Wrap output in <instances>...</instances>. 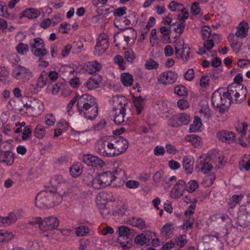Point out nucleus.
Returning a JSON list of instances; mask_svg holds the SVG:
<instances>
[{
    "mask_svg": "<svg viewBox=\"0 0 250 250\" xmlns=\"http://www.w3.org/2000/svg\"><path fill=\"white\" fill-rule=\"evenodd\" d=\"M76 107L79 114L83 118L93 120L98 115V105L94 97L88 94L79 95Z\"/></svg>",
    "mask_w": 250,
    "mask_h": 250,
    "instance_id": "nucleus-1",
    "label": "nucleus"
},
{
    "mask_svg": "<svg viewBox=\"0 0 250 250\" xmlns=\"http://www.w3.org/2000/svg\"><path fill=\"white\" fill-rule=\"evenodd\" d=\"M116 234L118 235V242L123 249H129L132 247V240L134 237V230L125 226H121L117 228Z\"/></svg>",
    "mask_w": 250,
    "mask_h": 250,
    "instance_id": "nucleus-2",
    "label": "nucleus"
},
{
    "mask_svg": "<svg viewBox=\"0 0 250 250\" xmlns=\"http://www.w3.org/2000/svg\"><path fill=\"white\" fill-rule=\"evenodd\" d=\"M224 89H218L215 91L211 96V103L214 109L220 113H223L228 109L226 105L227 98Z\"/></svg>",
    "mask_w": 250,
    "mask_h": 250,
    "instance_id": "nucleus-3",
    "label": "nucleus"
},
{
    "mask_svg": "<svg viewBox=\"0 0 250 250\" xmlns=\"http://www.w3.org/2000/svg\"><path fill=\"white\" fill-rule=\"evenodd\" d=\"M112 155L115 156L124 153L128 147V142L125 138L119 136L110 137Z\"/></svg>",
    "mask_w": 250,
    "mask_h": 250,
    "instance_id": "nucleus-4",
    "label": "nucleus"
},
{
    "mask_svg": "<svg viewBox=\"0 0 250 250\" xmlns=\"http://www.w3.org/2000/svg\"><path fill=\"white\" fill-rule=\"evenodd\" d=\"M227 90V92H225V96L230 102L232 101L233 96L235 98L239 94H241L242 97L240 100H236V104H241L245 101L248 93L246 87H241L239 84H232L228 86Z\"/></svg>",
    "mask_w": 250,
    "mask_h": 250,
    "instance_id": "nucleus-5",
    "label": "nucleus"
},
{
    "mask_svg": "<svg viewBox=\"0 0 250 250\" xmlns=\"http://www.w3.org/2000/svg\"><path fill=\"white\" fill-rule=\"evenodd\" d=\"M104 188L110 185L116 179H122L125 176V171L122 168H117L114 171H104L99 174Z\"/></svg>",
    "mask_w": 250,
    "mask_h": 250,
    "instance_id": "nucleus-6",
    "label": "nucleus"
},
{
    "mask_svg": "<svg viewBox=\"0 0 250 250\" xmlns=\"http://www.w3.org/2000/svg\"><path fill=\"white\" fill-rule=\"evenodd\" d=\"M110 145V136L105 137L104 139L103 138L98 142L95 146V150L97 153L102 155L112 157V152L110 151L111 149Z\"/></svg>",
    "mask_w": 250,
    "mask_h": 250,
    "instance_id": "nucleus-7",
    "label": "nucleus"
},
{
    "mask_svg": "<svg viewBox=\"0 0 250 250\" xmlns=\"http://www.w3.org/2000/svg\"><path fill=\"white\" fill-rule=\"evenodd\" d=\"M108 46L109 41L107 36L104 34H101L97 39L94 54L97 56H101L105 52Z\"/></svg>",
    "mask_w": 250,
    "mask_h": 250,
    "instance_id": "nucleus-8",
    "label": "nucleus"
},
{
    "mask_svg": "<svg viewBox=\"0 0 250 250\" xmlns=\"http://www.w3.org/2000/svg\"><path fill=\"white\" fill-rule=\"evenodd\" d=\"M237 223L240 227L245 228L250 225V202L244 209L238 213Z\"/></svg>",
    "mask_w": 250,
    "mask_h": 250,
    "instance_id": "nucleus-9",
    "label": "nucleus"
},
{
    "mask_svg": "<svg viewBox=\"0 0 250 250\" xmlns=\"http://www.w3.org/2000/svg\"><path fill=\"white\" fill-rule=\"evenodd\" d=\"M175 54L177 57L181 58L184 62H187L188 59L190 48L187 44L178 42L175 46Z\"/></svg>",
    "mask_w": 250,
    "mask_h": 250,
    "instance_id": "nucleus-10",
    "label": "nucleus"
},
{
    "mask_svg": "<svg viewBox=\"0 0 250 250\" xmlns=\"http://www.w3.org/2000/svg\"><path fill=\"white\" fill-rule=\"evenodd\" d=\"M59 219L54 216L46 217L43 219L41 225L42 231H50L57 229L59 225Z\"/></svg>",
    "mask_w": 250,
    "mask_h": 250,
    "instance_id": "nucleus-11",
    "label": "nucleus"
},
{
    "mask_svg": "<svg viewBox=\"0 0 250 250\" xmlns=\"http://www.w3.org/2000/svg\"><path fill=\"white\" fill-rule=\"evenodd\" d=\"M12 76L17 79L21 80L24 77L31 78L33 77L32 73L28 68L20 64L14 65V68L11 72Z\"/></svg>",
    "mask_w": 250,
    "mask_h": 250,
    "instance_id": "nucleus-12",
    "label": "nucleus"
},
{
    "mask_svg": "<svg viewBox=\"0 0 250 250\" xmlns=\"http://www.w3.org/2000/svg\"><path fill=\"white\" fill-rule=\"evenodd\" d=\"M45 191L46 194H48L47 198L51 207L58 205L62 201V196L57 191L55 188H48Z\"/></svg>",
    "mask_w": 250,
    "mask_h": 250,
    "instance_id": "nucleus-13",
    "label": "nucleus"
},
{
    "mask_svg": "<svg viewBox=\"0 0 250 250\" xmlns=\"http://www.w3.org/2000/svg\"><path fill=\"white\" fill-rule=\"evenodd\" d=\"M186 184L184 180H180L174 185L171 191V196L173 199H178L182 196L186 190Z\"/></svg>",
    "mask_w": 250,
    "mask_h": 250,
    "instance_id": "nucleus-14",
    "label": "nucleus"
},
{
    "mask_svg": "<svg viewBox=\"0 0 250 250\" xmlns=\"http://www.w3.org/2000/svg\"><path fill=\"white\" fill-rule=\"evenodd\" d=\"M83 162L89 166L102 168L105 163L98 157L90 154L84 155L83 158Z\"/></svg>",
    "mask_w": 250,
    "mask_h": 250,
    "instance_id": "nucleus-15",
    "label": "nucleus"
},
{
    "mask_svg": "<svg viewBox=\"0 0 250 250\" xmlns=\"http://www.w3.org/2000/svg\"><path fill=\"white\" fill-rule=\"evenodd\" d=\"M177 78V75L175 72L168 71L161 74L158 80L160 83L166 85L174 83Z\"/></svg>",
    "mask_w": 250,
    "mask_h": 250,
    "instance_id": "nucleus-16",
    "label": "nucleus"
},
{
    "mask_svg": "<svg viewBox=\"0 0 250 250\" xmlns=\"http://www.w3.org/2000/svg\"><path fill=\"white\" fill-rule=\"evenodd\" d=\"M48 194H46L45 190L41 191L36 197L35 205L39 208L45 207L51 208L49 199L47 198Z\"/></svg>",
    "mask_w": 250,
    "mask_h": 250,
    "instance_id": "nucleus-17",
    "label": "nucleus"
},
{
    "mask_svg": "<svg viewBox=\"0 0 250 250\" xmlns=\"http://www.w3.org/2000/svg\"><path fill=\"white\" fill-rule=\"evenodd\" d=\"M217 138L222 142L231 144L235 141V134L232 131L222 130L217 133Z\"/></svg>",
    "mask_w": 250,
    "mask_h": 250,
    "instance_id": "nucleus-18",
    "label": "nucleus"
},
{
    "mask_svg": "<svg viewBox=\"0 0 250 250\" xmlns=\"http://www.w3.org/2000/svg\"><path fill=\"white\" fill-rule=\"evenodd\" d=\"M15 154L10 150L0 151V163L5 164L8 166H12L14 162Z\"/></svg>",
    "mask_w": 250,
    "mask_h": 250,
    "instance_id": "nucleus-19",
    "label": "nucleus"
},
{
    "mask_svg": "<svg viewBox=\"0 0 250 250\" xmlns=\"http://www.w3.org/2000/svg\"><path fill=\"white\" fill-rule=\"evenodd\" d=\"M152 239V233L147 231H145L141 234L138 235L135 238V242L136 244L143 246L144 244L149 243L150 240Z\"/></svg>",
    "mask_w": 250,
    "mask_h": 250,
    "instance_id": "nucleus-20",
    "label": "nucleus"
},
{
    "mask_svg": "<svg viewBox=\"0 0 250 250\" xmlns=\"http://www.w3.org/2000/svg\"><path fill=\"white\" fill-rule=\"evenodd\" d=\"M183 167L187 173H192L193 170L194 158L190 155L185 156L183 159Z\"/></svg>",
    "mask_w": 250,
    "mask_h": 250,
    "instance_id": "nucleus-21",
    "label": "nucleus"
},
{
    "mask_svg": "<svg viewBox=\"0 0 250 250\" xmlns=\"http://www.w3.org/2000/svg\"><path fill=\"white\" fill-rule=\"evenodd\" d=\"M40 12L37 9L30 8L26 9L22 12L19 14V18L27 17L29 19L37 18L40 15Z\"/></svg>",
    "mask_w": 250,
    "mask_h": 250,
    "instance_id": "nucleus-22",
    "label": "nucleus"
},
{
    "mask_svg": "<svg viewBox=\"0 0 250 250\" xmlns=\"http://www.w3.org/2000/svg\"><path fill=\"white\" fill-rule=\"evenodd\" d=\"M101 68V64L96 61L87 62L85 65V70L89 74H93L99 71Z\"/></svg>",
    "mask_w": 250,
    "mask_h": 250,
    "instance_id": "nucleus-23",
    "label": "nucleus"
},
{
    "mask_svg": "<svg viewBox=\"0 0 250 250\" xmlns=\"http://www.w3.org/2000/svg\"><path fill=\"white\" fill-rule=\"evenodd\" d=\"M248 23L242 21L237 27V31L235 33L236 36L241 38H245L248 34Z\"/></svg>",
    "mask_w": 250,
    "mask_h": 250,
    "instance_id": "nucleus-24",
    "label": "nucleus"
},
{
    "mask_svg": "<svg viewBox=\"0 0 250 250\" xmlns=\"http://www.w3.org/2000/svg\"><path fill=\"white\" fill-rule=\"evenodd\" d=\"M128 224L133 227L143 229L147 228L146 222L139 217H133L128 220Z\"/></svg>",
    "mask_w": 250,
    "mask_h": 250,
    "instance_id": "nucleus-25",
    "label": "nucleus"
},
{
    "mask_svg": "<svg viewBox=\"0 0 250 250\" xmlns=\"http://www.w3.org/2000/svg\"><path fill=\"white\" fill-rule=\"evenodd\" d=\"M16 221V215L14 213H9L8 216L0 217V226L6 227Z\"/></svg>",
    "mask_w": 250,
    "mask_h": 250,
    "instance_id": "nucleus-26",
    "label": "nucleus"
},
{
    "mask_svg": "<svg viewBox=\"0 0 250 250\" xmlns=\"http://www.w3.org/2000/svg\"><path fill=\"white\" fill-rule=\"evenodd\" d=\"M185 140L190 142L195 147H199L202 145L201 137L196 134H191L186 136Z\"/></svg>",
    "mask_w": 250,
    "mask_h": 250,
    "instance_id": "nucleus-27",
    "label": "nucleus"
},
{
    "mask_svg": "<svg viewBox=\"0 0 250 250\" xmlns=\"http://www.w3.org/2000/svg\"><path fill=\"white\" fill-rule=\"evenodd\" d=\"M125 104L123 106H121L119 109V113L117 114L116 112L114 116V123L118 125H120L124 122V117L125 114Z\"/></svg>",
    "mask_w": 250,
    "mask_h": 250,
    "instance_id": "nucleus-28",
    "label": "nucleus"
},
{
    "mask_svg": "<svg viewBox=\"0 0 250 250\" xmlns=\"http://www.w3.org/2000/svg\"><path fill=\"white\" fill-rule=\"evenodd\" d=\"M71 175L73 177H78L83 172V167L81 164L77 163L72 165L69 169Z\"/></svg>",
    "mask_w": 250,
    "mask_h": 250,
    "instance_id": "nucleus-29",
    "label": "nucleus"
},
{
    "mask_svg": "<svg viewBox=\"0 0 250 250\" xmlns=\"http://www.w3.org/2000/svg\"><path fill=\"white\" fill-rule=\"evenodd\" d=\"M133 103L136 107L137 114H140L144 109L145 100L141 96L134 97Z\"/></svg>",
    "mask_w": 250,
    "mask_h": 250,
    "instance_id": "nucleus-30",
    "label": "nucleus"
},
{
    "mask_svg": "<svg viewBox=\"0 0 250 250\" xmlns=\"http://www.w3.org/2000/svg\"><path fill=\"white\" fill-rule=\"evenodd\" d=\"M31 51H33L36 49L45 47V43L42 39L41 38H35L33 41H31L29 43Z\"/></svg>",
    "mask_w": 250,
    "mask_h": 250,
    "instance_id": "nucleus-31",
    "label": "nucleus"
},
{
    "mask_svg": "<svg viewBox=\"0 0 250 250\" xmlns=\"http://www.w3.org/2000/svg\"><path fill=\"white\" fill-rule=\"evenodd\" d=\"M121 81L125 86H131L133 82L132 76L128 73H124L121 76Z\"/></svg>",
    "mask_w": 250,
    "mask_h": 250,
    "instance_id": "nucleus-32",
    "label": "nucleus"
},
{
    "mask_svg": "<svg viewBox=\"0 0 250 250\" xmlns=\"http://www.w3.org/2000/svg\"><path fill=\"white\" fill-rule=\"evenodd\" d=\"M50 184L53 187L52 188L57 187L60 185H64L65 181L62 175H56L51 178Z\"/></svg>",
    "mask_w": 250,
    "mask_h": 250,
    "instance_id": "nucleus-33",
    "label": "nucleus"
},
{
    "mask_svg": "<svg viewBox=\"0 0 250 250\" xmlns=\"http://www.w3.org/2000/svg\"><path fill=\"white\" fill-rule=\"evenodd\" d=\"M202 125L201 119L199 117L195 116L193 123L190 125L189 131L190 132H195L200 130Z\"/></svg>",
    "mask_w": 250,
    "mask_h": 250,
    "instance_id": "nucleus-34",
    "label": "nucleus"
},
{
    "mask_svg": "<svg viewBox=\"0 0 250 250\" xmlns=\"http://www.w3.org/2000/svg\"><path fill=\"white\" fill-rule=\"evenodd\" d=\"M47 79V73L45 71L42 72L37 80L36 86L40 88L42 87L46 84Z\"/></svg>",
    "mask_w": 250,
    "mask_h": 250,
    "instance_id": "nucleus-35",
    "label": "nucleus"
},
{
    "mask_svg": "<svg viewBox=\"0 0 250 250\" xmlns=\"http://www.w3.org/2000/svg\"><path fill=\"white\" fill-rule=\"evenodd\" d=\"M72 53L74 54H79L83 50V44L81 40L75 41L72 44Z\"/></svg>",
    "mask_w": 250,
    "mask_h": 250,
    "instance_id": "nucleus-36",
    "label": "nucleus"
},
{
    "mask_svg": "<svg viewBox=\"0 0 250 250\" xmlns=\"http://www.w3.org/2000/svg\"><path fill=\"white\" fill-rule=\"evenodd\" d=\"M194 223V218L192 216H188V217H186L185 219L184 220L183 229H186L187 230L191 229Z\"/></svg>",
    "mask_w": 250,
    "mask_h": 250,
    "instance_id": "nucleus-37",
    "label": "nucleus"
},
{
    "mask_svg": "<svg viewBox=\"0 0 250 250\" xmlns=\"http://www.w3.org/2000/svg\"><path fill=\"white\" fill-rule=\"evenodd\" d=\"M177 115L171 116L167 121V125L169 126L177 128L181 125Z\"/></svg>",
    "mask_w": 250,
    "mask_h": 250,
    "instance_id": "nucleus-38",
    "label": "nucleus"
},
{
    "mask_svg": "<svg viewBox=\"0 0 250 250\" xmlns=\"http://www.w3.org/2000/svg\"><path fill=\"white\" fill-rule=\"evenodd\" d=\"M161 233L163 236L169 237L173 233V229L172 226L169 224H167L161 229Z\"/></svg>",
    "mask_w": 250,
    "mask_h": 250,
    "instance_id": "nucleus-39",
    "label": "nucleus"
},
{
    "mask_svg": "<svg viewBox=\"0 0 250 250\" xmlns=\"http://www.w3.org/2000/svg\"><path fill=\"white\" fill-rule=\"evenodd\" d=\"M136 58V54L132 49L126 51L124 54V59L128 62H132Z\"/></svg>",
    "mask_w": 250,
    "mask_h": 250,
    "instance_id": "nucleus-40",
    "label": "nucleus"
},
{
    "mask_svg": "<svg viewBox=\"0 0 250 250\" xmlns=\"http://www.w3.org/2000/svg\"><path fill=\"white\" fill-rule=\"evenodd\" d=\"M99 86V82L95 78H90L86 82V86L90 90L96 89Z\"/></svg>",
    "mask_w": 250,
    "mask_h": 250,
    "instance_id": "nucleus-41",
    "label": "nucleus"
},
{
    "mask_svg": "<svg viewBox=\"0 0 250 250\" xmlns=\"http://www.w3.org/2000/svg\"><path fill=\"white\" fill-rule=\"evenodd\" d=\"M35 136L38 138H43L45 134L46 131L44 127L41 125H38L35 129Z\"/></svg>",
    "mask_w": 250,
    "mask_h": 250,
    "instance_id": "nucleus-42",
    "label": "nucleus"
},
{
    "mask_svg": "<svg viewBox=\"0 0 250 250\" xmlns=\"http://www.w3.org/2000/svg\"><path fill=\"white\" fill-rule=\"evenodd\" d=\"M179 118L181 125H187L190 121V116L186 113L177 114Z\"/></svg>",
    "mask_w": 250,
    "mask_h": 250,
    "instance_id": "nucleus-43",
    "label": "nucleus"
},
{
    "mask_svg": "<svg viewBox=\"0 0 250 250\" xmlns=\"http://www.w3.org/2000/svg\"><path fill=\"white\" fill-rule=\"evenodd\" d=\"M186 190L192 193L198 188V184L196 181L191 180L186 184Z\"/></svg>",
    "mask_w": 250,
    "mask_h": 250,
    "instance_id": "nucleus-44",
    "label": "nucleus"
},
{
    "mask_svg": "<svg viewBox=\"0 0 250 250\" xmlns=\"http://www.w3.org/2000/svg\"><path fill=\"white\" fill-rule=\"evenodd\" d=\"M31 52L35 56L39 57L40 59H41V58L45 56L48 53L45 47L36 49L33 50V51Z\"/></svg>",
    "mask_w": 250,
    "mask_h": 250,
    "instance_id": "nucleus-45",
    "label": "nucleus"
},
{
    "mask_svg": "<svg viewBox=\"0 0 250 250\" xmlns=\"http://www.w3.org/2000/svg\"><path fill=\"white\" fill-rule=\"evenodd\" d=\"M1 242H8L13 238L12 233L9 232L4 230H1Z\"/></svg>",
    "mask_w": 250,
    "mask_h": 250,
    "instance_id": "nucleus-46",
    "label": "nucleus"
},
{
    "mask_svg": "<svg viewBox=\"0 0 250 250\" xmlns=\"http://www.w3.org/2000/svg\"><path fill=\"white\" fill-rule=\"evenodd\" d=\"M176 244L180 248L183 247L188 242L187 236L184 235H179L176 238Z\"/></svg>",
    "mask_w": 250,
    "mask_h": 250,
    "instance_id": "nucleus-47",
    "label": "nucleus"
},
{
    "mask_svg": "<svg viewBox=\"0 0 250 250\" xmlns=\"http://www.w3.org/2000/svg\"><path fill=\"white\" fill-rule=\"evenodd\" d=\"M89 232V229L84 226H81L76 228V234L79 236H84Z\"/></svg>",
    "mask_w": 250,
    "mask_h": 250,
    "instance_id": "nucleus-48",
    "label": "nucleus"
},
{
    "mask_svg": "<svg viewBox=\"0 0 250 250\" xmlns=\"http://www.w3.org/2000/svg\"><path fill=\"white\" fill-rule=\"evenodd\" d=\"M101 181V179L98 175L97 176L94 178L90 186H92L93 188L96 189L104 188V187Z\"/></svg>",
    "mask_w": 250,
    "mask_h": 250,
    "instance_id": "nucleus-49",
    "label": "nucleus"
},
{
    "mask_svg": "<svg viewBox=\"0 0 250 250\" xmlns=\"http://www.w3.org/2000/svg\"><path fill=\"white\" fill-rule=\"evenodd\" d=\"M158 66L159 64L152 59L147 60L145 63L146 68L149 70L156 69Z\"/></svg>",
    "mask_w": 250,
    "mask_h": 250,
    "instance_id": "nucleus-50",
    "label": "nucleus"
},
{
    "mask_svg": "<svg viewBox=\"0 0 250 250\" xmlns=\"http://www.w3.org/2000/svg\"><path fill=\"white\" fill-rule=\"evenodd\" d=\"M16 49L18 52L20 54H23L29 50V46L27 44L23 43H19L16 46Z\"/></svg>",
    "mask_w": 250,
    "mask_h": 250,
    "instance_id": "nucleus-51",
    "label": "nucleus"
},
{
    "mask_svg": "<svg viewBox=\"0 0 250 250\" xmlns=\"http://www.w3.org/2000/svg\"><path fill=\"white\" fill-rule=\"evenodd\" d=\"M43 222V219L41 217H35L30 219L28 222V224L30 225L39 226V228L42 231L41 225Z\"/></svg>",
    "mask_w": 250,
    "mask_h": 250,
    "instance_id": "nucleus-52",
    "label": "nucleus"
},
{
    "mask_svg": "<svg viewBox=\"0 0 250 250\" xmlns=\"http://www.w3.org/2000/svg\"><path fill=\"white\" fill-rule=\"evenodd\" d=\"M174 93L180 96H185L187 94V91L183 85H178L175 87Z\"/></svg>",
    "mask_w": 250,
    "mask_h": 250,
    "instance_id": "nucleus-53",
    "label": "nucleus"
},
{
    "mask_svg": "<svg viewBox=\"0 0 250 250\" xmlns=\"http://www.w3.org/2000/svg\"><path fill=\"white\" fill-rule=\"evenodd\" d=\"M200 164H202L201 170L205 174L208 173L212 168L211 164L209 163L208 162H203L201 161Z\"/></svg>",
    "mask_w": 250,
    "mask_h": 250,
    "instance_id": "nucleus-54",
    "label": "nucleus"
},
{
    "mask_svg": "<svg viewBox=\"0 0 250 250\" xmlns=\"http://www.w3.org/2000/svg\"><path fill=\"white\" fill-rule=\"evenodd\" d=\"M7 11V7L4 2L0 1V16L5 18L8 17L9 14L8 13Z\"/></svg>",
    "mask_w": 250,
    "mask_h": 250,
    "instance_id": "nucleus-55",
    "label": "nucleus"
},
{
    "mask_svg": "<svg viewBox=\"0 0 250 250\" xmlns=\"http://www.w3.org/2000/svg\"><path fill=\"white\" fill-rule=\"evenodd\" d=\"M32 127L30 125L26 126L23 130L21 137L22 140L25 141L29 138L31 135Z\"/></svg>",
    "mask_w": 250,
    "mask_h": 250,
    "instance_id": "nucleus-56",
    "label": "nucleus"
},
{
    "mask_svg": "<svg viewBox=\"0 0 250 250\" xmlns=\"http://www.w3.org/2000/svg\"><path fill=\"white\" fill-rule=\"evenodd\" d=\"M27 247L29 250H41V246L40 243L36 241H29Z\"/></svg>",
    "mask_w": 250,
    "mask_h": 250,
    "instance_id": "nucleus-57",
    "label": "nucleus"
},
{
    "mask_svg": "<svg viewBox=\"0 0 250 250\" xmlns=\"http://www.w3.org/2000/svg\"><path fill=\"white\" fill-rule=\"evenodd\" d=\"M9 72L5 67L0 66V81L3 82L6 80Z\"/></svg>",
    "mask_w": 250,
    "mask_h": 250,
    "instance_id": "nucleus-58",
    "label": "nucleus"
},
{
    "mask_svg": "<svg viewBox=\"0 0 250 250\" xmlns=\"http://www.w3.org/2000/svg\"><path fill=\"white\" fill-rule=\"evenodd\" d=\"M229 42L231 47L233 49L237 50V51L240 50L242 43L239 42L236 38L233 39L231 41H229Z\"/></svg>",
    "mask_w": 250,
    "mask_h": 250,
    "instance_id": "nucleus-59",
    "label": "nucleus"
},
{
    "mask_svg": "<svg viewBox=\"0 0 250 250\" xmlns=\"http://www.w3.org/2000/svg\"><path fill=\"white\" fill-rule=\"evenodd\" d=\"M201 33L203 35V38L204 40L208 39L211 35V29L209 27L205 26L201 29Z\"/></svg>",
    "mask_w": 250,
    "mask_h": 250,
    "instance_id": "nucleus-60",
    "label": "nucleus"
},
{
    "mask_svg": "<svg viewBox=\"0 0 250 250\" xmlns=\"http://www.w3.org/2000/svg\"><path fill=\"white\" fill-rule=\"evenodd\" d=\"M155 104L158 106V109L161 112H165L167 109V104L163 101H157Z\"/></svg>",
    "mask_w": 250,
    "mask_h": 250,
    "instance_id": "nucleus-61",
    "label": "nucleus"
},
{
    "mask_svg": "<svg viewBox=\"0 0 250 250\" xmlns=\"http://www.w3.org/2000/svg\"><path fill=\"white\" fill-rule=\"evenodd\" d=\"M11 145L8 141L1 142L0 143V151L3 152L5 150H10Z\"/></svg>",
    "mask_w": 250,
    "mask_h": 250,
    "instance_id": "nucleus-62",
    "label": "nucleus"
},
{
    "mask_svg": "<svg viewBox=\"0 0 250 250\" xmlns=\"http://www.w3.org/2000/svg\"><path fill=\"white\" fill-rule=\"evenodd\" d=\"M114 61L115 63H117L118 64L119 67L122 69L124 70L125 67V66L123 64V58L122 56L121 55H117L115 56L114 58Z\"/></svg>",
    "mask_w": 250,
    "mask_h": 250,
    "instance_id": "nucleus-63",
    "label": "nucleus"
},
{
    "mask_svg": "<svg viewBox=\"0 0 250 250\" xmlns=\"http://www.w3.org/2000/svg\"><path fill=\"white\" fill-rule=\"evenodd\" d=\"M55 122V119L52 114H47L45 116V123L48 125H53Z\"/></svg>",
    "mask_w": 250,
    "mask_h": 250,
    "instance_id": "nucleus-64",
    "label": "nucleus"
}]
</instances>
